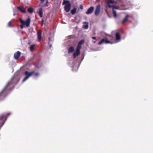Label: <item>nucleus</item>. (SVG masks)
Wrapping results in <instances>:
<instances>
[{
    "mask_svg": "<svg viewBox=\"0 0 153 153\" xmlns=\"http://www.w3.org/2000/svg\"><path fill=\"white\" fill-rule=\"evenodd\" d=\"M19 79L18 76H15L12 78L10 81L8 82L7 86L4 89L0 92V96L1 97V94L5 93L7 90H11L14 87L15 84H16L19 81Z\"/></svg>",
    "mask_w": 153,
    "mask_h": 153,
    "instance_id": "nucleus-1",
    "label": "nucleus"
},
{
    "mask_svg": "<svg viewBox=\"0 0 153 153\" xmlns=\"http://www.w3.org/2000/svg\"><path fill=\"white\" fill-rule=\"evenodd\" d=\"M116 2L113 0H108L107 2V6L109 7H111L113 9V12L114 16L115 18H117V12L114 10V9H118V8L117 6H114L110 4H115Z\"/></svg>",
    "mask_w": 153,
    "mask_h": 153,
    "instance_id": "nucleus-2",
    "label": "nucleus"
},
{
    "mask_svg": "<svg viewBox=\"0 0 153 153\" xmlns=\"http://www.w3.org/2000/svg\"><path fill=\"white\" fill-rule=\"evenodd\" d=\"M19 21L22 24L20 25V28L21 29H22L24 28V26H26V27H28L30 26V18H28L26 21L23 20L22 18H19Z\"/></svg>",
    "mask_w": 153,
    "mask_h": 153,
    "instance_id": "nucleus-3",
    "label": "nucleus"
},
{
    "mask_svg": "<svg viewBox=\"0 0 153 153\" xmlns=\"http://www.w3.org/2000/svg\"><path fill=\"white\" fill-rule=\"evenodd\" d=\"M62 4L65 5L64 6L65 11L67 12H68L70 11L71 7V4L69 1L64 0Z\"/></svg>",
    "mask_w": 153,
    "mask_h": 153,
    "instance_id": "nucleus-4",
    "label": "nucleus"
},
{
    "mask_svg": "<svg viewBox=\"0 0 153 153\" xmlns=\"http://www.w3.org/2000/svg\"><path fill=\"white\" fill-rule=\"evenodd\" d=\"M35 73L34 71H32L31 72H29L27 71H26L25 72V74L26 76L22 80V82H24L27 80L30 77L32 74Z\"/></svg>",
    "mask_w": 153,
    "mask_h": 153,
    "instance_id": "nucleus-5",
    "label": "nucleus"
},
{
    "mask_svg": "<svg viewBox=\"0 0 153 153\" xmlns=\"http://www.w3.org/2000/svg\"><path fill=\"white\" fill-rule=\"evenodd\" d=\"M72 63L73 64H71V66H73V70L74 71H77L79 68V63H78L76 61H72Z\"/></svg>",
    "mask_w": 153,
    "mask_h": 153,
    "instance_id": "nucleus-6",
    "label": "nucleus"
},
{
    "mask_svg": "<svg viewBox=\"0 0 153 153\" xmlns=\"http://www.w3.org/2000/svg\"><path fill=\"white\" fill-rule=\"evenodd\" d=\"M103 43H110L112 44V42H111L110 41L107 39L106 37H105L104 38L102 39L98 43V45H100Z\"/></svg>",
    "mask_w": 153,
    "mask_h": 153,
    "instance_id": "nucleus-7",
    "label": "nucleus"
},
{
    "mask_svg": "<svg viewBox=\"0 0 153 153\" xmlns=\"http://www.w3.org/2000/svg\"><path fill=\"white\" fill-rule=\"evenodd\" d=\"M115 36L116 38V40H115L114 42H112V44L118 42L121 38L120 35L119 33H116Z\"/></svg>",
    "mask_w": 153,
    "mask_h": 153,
    "instance_id": "nucleus-8",
    "label": "nucleus"
},
{
    "mask_svg": "<svg viewBox=\"0 0 153 153\" xmlns=\"http://www.w3.org/2000/svg\"><path fill=\"white\" fill-rule=\"evenodd\" d=\"M100 5L99 4L96 7V10L95 11V15H98L100 12Z\"/></svg>",
    "mask_w": 153,
    "mask_h": 153,
    "instance_id": "nucleus-9",
    "label": "nucleus"
},
{
    "mask_svg": "<svg viewBox=\"0 0 153 153\" xmlns=\"http://www.w3.org/2000/svg\"><path fill=\"white\" fill-rule=\"evenodd\" d=\"M94 7L93 6L91 7L86 12V13L87 14H89L92 13L94 10Z\"/></svg>",
    "mask_w": 153,
    "mask_h": 153,
    "instance_id": "nucleus-10",
    "label": "nucleus"
},
{
    "mask_svg": "<svg viewBox=\"0 0 153 153\" xmlns=\"http://www.w3.org/2000/svg\"><path fill=\"white\" fill-rule=\"evenodd\" d=\"M21 53L19 51L15 53L14 55V56L15 59H17L21 55Z\"/></svg>",
    "mask_w": 153,
    "mask_h": 153,
    "instance_id": "nucleus-11",
    "label": "nucleus"
},
{
    "mask_svg": "<svg viewBox=\"0 0 153 153\" xmlns=\"http://www.w3.org/2000/svg\"><path fill=\"white\" fill-rule=\"evenodd\" d=\"M79 47H78V48H77L76 51L75 53H74L73 56L74 57L78 56L80 53V50Z\"/></svg>",
    "mask_w": 153,
    "mask_h": 153,
    "instance_id": "nucleus-12",
    "label": "nucleus"
},
{
    "mask_svg": "<svg viewBox=\"0 0 153 153\" xmlns=\"http://www.w3.org/2000/svg\"><path fill=\"white\" fill-rule=\"evenodd\" d=\"M85 42V40L84 39L82 40L79 42L78 43V45L77 47V48H78V47H79V49H80L81 48V45L83 44Z\"/></svg>",
    "mask_w": 153,
    "mask_h": 153,
    "instance_id": "nucleus-13",
    "label": "nucleus"
},
{
    "mask_svg": "<svg viewBox=\"0 0 153 153\" xmlns=\"http://www.w3.org/2000/svg\"><path fill=\"white\" fill-rule=\"evenodd\" d=\"M129 17V16L128 15H126L122 21L121 23L123 24H124L128 20Z\"/></svg>",
    "mask_w": 153,
    "mask_h": 153,
    "instance_id": "nucleus-14",
    "label": "nucleus"
},
{
    "mask_svg": "<svg viewBox=\"0 0 153 153\" xmlns=\"http://www.w3.org/2000/svg\"><path fill=\"white\" fill-rule=\"evenodd\" d=\"M88 22H84L83 23V27L85 29H87L88 27Z\"/></svg>",
    "mask_w": 153,
    "mask_h": 153,
    "instance_id": "nucleus-15",
    "label": "nucleus"
},
{
    "mask_svg": "<svg viewBox=\"0 0 153 153\" xmlns=\"http://www.w3.org/2000/svg\"><path fill=\"white\" fill-rule=\"evenodd\" d=\"M17 8L22 12L23 13H25V10L24 7L18 6L17 7Z\"/></svg>",
    "mask_w": 153,
    "mask_h": 153,
    "instance_id": "nucleus-16",
    "label": "nucleus"
},
{
    "mask_svg": "<svg viewBox=\"0 0 153 153\" xmlns=\"http://www.w3.org/2000/svg\"><path fill=\"white\" fill-rule=\"evenodd\" d=\"M43 10L42 8H40L39 9V16L42 17L43 16Z\"/></svg>",
    "mask_w": 153,
    "mask_h": 153,
    "instance_id": "nucleus-17",
    "label": "nucleus"
},
{
    "mask_svg": "<svg viewBox=\"0 0 153 153\" xmlns=\"http://www.w3.org/2000/svg\"><path fill=\"white\" fill-rule=\"evenodd\" d=\"M74 48L73 47H71L68 49V53H70L74 51Z\"/></svg>",
    "mask_w": 153,
    "mask_h": 153,
    "instance_id": "nucleus-18",
    "label": "nucleus"
},
{
    "mask_svg": "<svg viewBox=\"0 0 153 153\" xmlns=\"http://www.w3.org/2000/svg\"><path fill=\"white\" fill-rule=\"evenodd\" d=\"M77 10V9L76 8H74L72 9L71 11V13L72 15H74L76 13Z\"/></svg>",
    "mask_w": 153,
    "mask_h": 153,
    "instance_id": "nucleus-19",
    "label": "nucleus"
},
{
    "mask_svg": "<svg viewBox=\"0 0 153 153\" xmlns=\"http://www.w3.org/2000/svg\"><path fill=\"white\" fill-rule=\"evenodd\" d=\"M42 38V33L41 31L39 30V41Z\"/></svg>",
    "mask_w": 153,
    "mask_h": 153,
    "instance_id": "nucleus-20",
    "label": "nucleus"
},
{
    "mask_svg": "<svg viewBox=\"0 0 153 153\" xmlns=\"http://www.w3.org/2000/svg\"><path fill=\"white\" fill-rule=\"evenodd\" d=\"M28 11L30 13H32L33 12V9L31 8H29L28 9Z\"/></svg>",
    "mask_w": 153,
    "mask_h": 153,
    "instance_id": "nucleus-21",
    "label": "nucleus"
},
{
    "mask_svg": "<svg viewBox=\"0 0 153 153\" xmlns=\"http://www.w3.org/2000/svg\"><path fill=\"white\" fill-rule=\"evenodd\" d=\"M35 46L34 45H31L30 47V49L31 51H33V48Z\"/></svg>",
    "mask_w": 153,
    "mask_h": 153,
    "instance_id": "nucleus-22",
    "label": "nucleus"
},
{
    "mask_svg": "<svg viewBox=\"0 0 153 153\" xmlns=\"http://www.w3.org/2000/svg\"><path fill=\"white\" fill-rule=\"evenodd\" d=\"M44 6L45 7H48V1L47 0H46V3L44 4Z\"/></svg>",
    "mask_w": 153,
    "mask_h": 153,
    "instance_id": "nucleus-23",
    "label": "nucleus"
},
{
    "mask_svg": "<svg viewBox=\"0 0 153 153\" xmlns=\"http://www.w3.org/2000/svg\"><path fill=\"white\" fill-rule=\"evenodd\" d=\"M11 23V21H10L9 22L8 24V26L9 27H11V26L10 25V24Z\"/></svg>",
    "mask_w": 153,
    "mask_h": 153,
    "instance_id": "nucleus-24",
    "label": "nucleus"
},
{
    "mask_svg": "<svg viewBox=\"0 0 153 153\" xmlns=\"http://www.w3.org/2000/svg\"><path fill=\"white\" fill-rule=\"evenodd\" d=\"M48 39H49V43H50L51 41L52 40L50 37H49L48 38Z\"/></svg>",
    "mask_w": 153,
    "mask_h": 153,
    "instance_id": "nucleus-25",
    "label": "nucleus"
},
{
    "mask_svg": "<svg viewBox=\"0 0 153 153\" xmlns=\"http://www.w3.org/2000/svg\"><path fill=\"white\" fill-rule=\"evenodd\" d=\"M80 8L81 9H83V6L82 5H80Z\"/></svg>",
    "mask_w": 153,
    "mask_h": 153,
    "instance_id": "nucleus-26",
    "label": "nucleus"
},
{
    "mask_svg": "<svg viewBox=\"0 0 153 153\" xmlns=\"http://www.w3.org/2000/svg\"><path fill=\"white\" fill-rule=\"evenodd\" d=\"M49 47L50 48H51L52 47V45L50 44V43H49Z\"/></svg>",
    "mask_w": 153,
    "mask_h": 153,
    "instance_id": "nucleus-27",
    "label": "nucleus"
},
{
    "mask_svg": "<svg viewBox=\"0 0 153 153\" xmlns=\"http://www.w3.org/2000/svg\"><path fill=\"white\" fill-rule=\"evenodd\" d=\"M43 22H44V20L43 19L42 20V26H43Z\"/></svg>",
    "mask_w": 153,
    "mask_h": 153,
    "instance_id": "nucleus-28",
    "label": "nucleus"
},
{
    "mask_svg": "<svg viewBox=\"0 0 153 153\" xmlns=\"http://www.w3.org/2000/svg\"><path fill=\"white\" fill-rule=\"evenodd\" d=\"M37 38L38 39V30H37Z\"/></svg>",
    "mask_w": 153,
    "mask_h": 153,
    "instance_id": "nucleus-29",
    "label": "nucleus"
},
{
    "mask_svg": "<svg viewBox=\"0 0 153 153\" xmlns=\"http://www.w3.org/2000/svg\"><path fill=\"white\" fill-rule=\"evenodd\" d=\"M92 39H93L95 40L96 39V37L95 36L92 37Z\"/></svg>",
    "mask_w": 153,
    "mask_h": 153,
    "instance_id": "nucleus-30",
    "label": "nucleus"
},
{
    "mask_svg": "<svg viewBox=\"0 0 153 153\" xmlns=\"http://www.w3.org/2000/svg\"><path fill=\"white\" fill-rule=\"evenodd\" d=\"M45 1V0H40V1H41L43 3V2H44V1Z\"/></svg>",
    "mask_w": 153,
    "mask_h": 153,
    "instance_id": "nucleus-31",
    "label": "nucleus"
},
{
    "mask_svg": "<svg viewBox=\"0 0 153 153\" xmlns=\"http://www.w3.org/2000/svg\"><path fill=\"white\" fill-rule=\"evenodd\" d=\"M11 114V113H9L8 114H7V117H8L9 115H10V114Z\"/></svg>",
    "mask_w": 153,
    "mask_h": 153,
    "instance_id": "nucleus-32",
    "label": "nucleus"
},
{
    "mask_svg": "<svg viewBox=\"0 0 153 153\" xmlns=\"http://www.w3.org/2000/svg\"><path fill=\"white\" fill-rule=\"evenodd\" d=\"M35 74L36 76H37L38 74V73H36Z\"/></svg>",
    "mask_w": 153,
    "mask_h": 153,
    "instance_id": "nucleus-33",
    "label": "nucleus"
},
{
    "mask_svg": "<svg viewBox=\"0 0 153 153\" xmlns=\"http://www.w3.org/2000/svg\"><path fill=\"white\" fill-rule=\"evenodd\" d=\"M93 42L94 43H96V41H93Z\"/></svg>",
    "mask_w": 153,
    "mask_h": 153,
    "instance_id": "nucleus-34",
    "label": "nucleus"
}]
</instances>
